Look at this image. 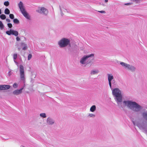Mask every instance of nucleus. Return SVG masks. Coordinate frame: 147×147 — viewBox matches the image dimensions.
I'll return each mask as SVG.
<instances>
[{
    "instance_id": "obj_1",
    "label": "nucleus",
    "mask_w": 147,
    "mask_h": 147,
    "mask_svg": "<svg viewBox=\"0 0 147 147\" xmlns=\"http://www.w3.org/2000/svg\"><path fill=\"white\" fill-rule=\"evenodd\" d=\"M123 104L131 110L136 112L140 111L142 109V107L136 102L130 100H124Z\"/></svg>"
},
{
    "instance_id": "obj_2",
    "label": "nucleus",
    "mask_w": 147,
    "mask_h": 147,
    "mask_svg": "<svg viewBox=\"0 0 147 147\" xmlns=\"http://www.w3.org/2000/svg\"><path fill=\"white\" fill-rule=\"evenodd\" d=\"M112 94L115 97V99L118 105L121 107V104L122 101V96L121 90L118 88L113 89L112 88Z\"/></svg>"
},
{
    "instance_id": "obj_3",
    "label": "nucleus",
    "mask_w": 147,
    "mask_h": 147,
    "mask_svg": "<svg viewBox=\"0 0 147 147\" xmlns=\"http://www.w3.org/2000/svg\"><path fill=\"white\" fill-rule=\"evenodd\" d=\"M94 55L93 54L84 55L81 58L80 62L83 66L86 67L92 62L94 59Z\"/></svg>"
},
{
    "instance_id": "obj_4",
    "label": "nucleus",
    "mask_w": 147,
    "mask_h": 147,
    "mask_svg": "<svg viewBox=\"0 0 147 147\" xmlns=\"http://www.w3.org/2000/svg\"><path fill=\"white\" fill-rule=\"evenodd\" d=\"M133 123L134 125H136L140 129L145 131L147 129V125L143 122H141L140 121H137L135 122L133 121Z\"/></svg>"
},
{
    "instance_id": "obj_5",
    "label": "nucleus",
    "mask_w": 147,
    "mask_h": 147,
    "mask_svg": "<svg viewBox=\"0 0 147 147\" xmlns=\"http://www.w3.org/2000/svg\"><path fill=\"white\" fill-rule=\"evenodd\" d=\"M20 77V80L23 81L24 83H25V74L24 73V69L23 66L20 65L19 66Z\"/></svg>"
},
{
    "instance_id": "obj_6",
    "label": "nucleus",
    "mask_w": 147,
    "mask_h": 147,
    "mask_svg": "<svg viewBox=\"0 0 147 147\" xmlns=\"http://www.w3.org/2000/svg\"><path fill=\"white\" fill-rule=\"evenodd\" d=\"M69 40L66 38L62 39L58 42V44L61 47H63L67 46L69 44Z\"/></svg>"
},
{
    "instance_id": "obj_7",
    "label": "nucleus",
    "mask_w": 147,
    "mask_h": 147,
    "mask_svg": "<svg viewBox=\"0 0 147 147\" xmlns=\"http://www.w3.org/2000/svg\"><path fill=\"white\" fill-rule=\"evenodd\" d=\"M36 12L39 13L43 14L45 15H47L48 13V10L45 8L42 7H39L36 10Z\"/></svg>"
},
{
    "instance_id": "obj_8",
    "label": "nucleus",
    "mask_w": 147,
    "mask_h": 147,
    "mask_svg": "<svg viewBox=\"0 0 147 147\" xmlns=\"http://www.w3.org/2000/svg\"><path fill=\"white\" fill-rule=\"evenodd\" d=\"M108 80L109 82V84L111 89H112L111 82L113 84H114L115 81L113 80L114 79L113 76L111 74H107Z\"/></svg>"
},
{
    "instance_id": "obj_9",
    "label": "nucleus",
    "mask_w": 147,
    "mask_h": 147,
    "mask_svg": "<svg viewBox=\"0 0 147 147\" xmlns=\"http://www.w3.org/2000/svg\"><path fill=\"white\" fill-rule=\"evenodd\" d=\"M60 8L61 11V15L63 16V12L64 11L65 12H69V9H67L66 7L63 6H60Z\"/></svg>"
},
{
    "instance_id": "obj_10",
    "label": "nucleus",
    "mask_w": 147,
    "mask_h": 147,
    "mask_svg": "<svg viewBox=\"0 0 147 147\" xmlns=\"http://www.w3.org/2000/svg\"><path fill=\"white\" fill-rule=\"evenodd\" d=\"M18 6L21 12L26 10L23 3L22 1H20L18 4Z\"/></svg>"
},
{
    "instance_id": "obj_11",
    "label": "nucleus",
    "mask_w": 147,
    "mask_h": 147,
    "mask_svg": "<svg viewBox=\"0 0 147 147\" xmlns=\"http://www.w3.org/2000/svg\"><path fill=\"white\" fill-rule=\"evenodd\" d=\"M10 88V86L8 85H0V90H3L8 89Z\"/></svg>"
},
{
    "instance_id": "obj_12",
    "label": "nucleus",
    "mask_w": 147,
    "mask_h": 147,
    "mask_svg": "<svg viewBox=\"0 0 147 147\" xmlns=\"http://www.w3.org/2000/svg\"><path fill=\"white\" fill-rule=\"evenodd\" d=\"M47 124L50 125H52L54 123L55 121L53 119L49 117L47 119Z\"/></svg>"
},
{
    "instance_id": "obj_13",
    "label": "nucleus",
    "mask_w": 147,
    "mask_h": 147,
    "mask_svg": "<svg viewBox=\"0 0 147 147\" xmlns=\"http://www.w3.org/2000/svg\"><path fill=\"white\" fill-rule=\"evenodd\" d=\"M24 16L27 19L30 20V17L28 13L26 11V10L21 12Z\"/></svg>"
},
{
    "instance_id": "obj_14",
    "label": "nucleus",
    "mask_w": 147,
    "mask_h": 147,
    "mask_svg": "<svg viewBox=\"0 0 147 147\" xmlns=\"http://www.w3.org/2000/svg\"><path fill=\"white\" fill-rule=\"evenodd\" d=\"M24 89V87L21 88L19 90H16L13 92V94L16 95H18L22 92V90Z\"/></svg>"
},
{
    "instance_id": "obj_15",
    "label": "nucleus",
    "mask_w": 147,
    "mask_h": 147,
    "mask_svg": "<svg viewBox=\"0 0 147 147\" xmlns=\"http://www.w3.org/2000/svg\"><path fill=\"white\" fill-rule=\"evenodd\" d=\"M99 71L98 69H94L91 70L90 71V74L91 75H94L98 74Z\"/></svg>"
},
{
    "instance_id": "obj_16",
    "label": "nucleus",
    "mask_w": 147,
    "mask_h": 147,
    "mask_svg": "<svg viewBox=\"0 0 147 147\" xmlns=\"http://www.w3.org/2000/svg\"><path fill=\"white\" fill-rule=\"evenodd\" d=\"M17 57V54L16 53H14L13 55V59L15 63L16 64L18 65V63L16 61V59Z\"/></svg>"
},
{
    "instance_id": "obj_17",
    "label": "nucleus",
    "mask_w": 147,
    "mask_h": 147,
    "mask_svg": "<svg viewBox=\"0 0 147 147\" xmlns=\"http://www.w3.org/2000/svg\"><path fill=\"white\" fill-rule=\"evenodd\" d=\"M120 64L122 66H123L125 68L127 69V67L129 66V65L127 64L126 63L123 62H121L120 63Z\"/></svg>"
},
{
    "instance_id": "obj_18",
    "label": "nucleus",
    "mask_w": 147,
    "mask_h": 147,
    "mask_svg": "<svg viewBox=\"0 0 147 147\" xmlns=\"http://www.w3.org/2000/svg\"><path fill=\"white\" fill-rule=\"evenodd\" d=\"M21 46L23 47V50H25L27 49V45L25 43L22 42L21 43Z\"/></svg>"
},
{
    "instance_id": "obj_19",
    "label": "nucleus",
    "mask_w": 147,
    "mask_h": 147,
    "mask_svg": "<svg viewBox=\"0 0 147 147\" xmlns=\"http://www.w3.org/2000/svg\"><path fill=\"white\" fill-rule=\"evenodd\" d=\"M127 69L133 71L135 70L136 68L134 67L129 65V66L127 67Z\"/></svg>"
},
{
    "instance_id": "obj_20",
    "label": "nucleus",
    "mask_w": 147,
    "mask_h": 147,
    "mask_svg": "<svg viewBox=\"0 0 147 147\" xmlns=\"http://www.w3.org/2000/svg\"><path fill=\"white\" fill-rule=\"evenodd\" d=\"M142 116L144 119L147 120V111L143 112L142 113Z\"/></svg>"
},
{
    "instance_id": "obj_21",
    "label": "nucleus",
    "mask_w": 147,
    "mask_h": 147,
    "mask_svg": "<svg viewBox=\"0 0 147 147\" xmlns=\"http://www.w3.org/2000/svg\"><path fill=\"white\" fill-rule=\"evenodd\" d=\"M96 110V107L95 105L92 106L90 109V111L92 112H94Z\"/></svg>"
},
{
    "instance_id": "obj_22",
    "label": "nucleus",
    "mask_w": 147,
    "mask_h": 147,
    "mask_svg": "<svg viewBox=\"0 0 147 147\" xmlns=\"http://www.w3.org/2000/svg\"><path fill=\"white\" fill-rule=\"evenodd\" d=\"M12 34L13 35L16 36H17L18 34V32L16 31L12 30Z\"/></svg>"
},
{
    "instance_id": "obj_23",
    "label": "nucleus",
    "mask_w": 147,
    "mask_h": 147,
    "mask_svg": "<svg viewBox=\"0 0 147 147\" xmlns=\"http://www.w3.org/2000/svg\"><path fill=\"white\" fill-rule=\"evenodd\" d=\"M131 1L135 3L136 4H139L142 1V0H131Z\"/></svg>"
},
{
    "instance_id": "obj_24",
    "label": "nucleus",
    "mask_w": 147,
    "mask_h": 147,
    "mask_svg": "<svg viewBox=\"0 0 147 147\" xmlns=\"http://www.w3.org/2000/svg\"><path fill=\"white\" fill-rule=\"evenodd\" d=\"M12 30L10 29L9 31H6V33L7 34L9 35H10L12 34Z\"/></svg>"
},
{
    "instance_id": "obj_25",
    "label": "nucleus",
    "mask_w": 147,
    "mask_h": 147,
    "mask_svg": "<svg viewBox=\"0 0 147 147\" xmlns=\"http://www.w3.org/2000/svg\"><path fill=\"white\" fill-rule=\"evenodd\" d=\"M5 13L6 14H9L10 13V11L8 8H6L5 10Z\"/></svg>"
},
{
    "instance_id": "obj_26",
    "label": "nucleus",
    "mask_w": 147,
    "mask_h": 147,
    "mask_svg": "<svg viewBox=\"0 0 147 147\" xmlns=\"http://www.w3.org/2000/svg\"><path fill=\"white\" fill-rule=\"evenodd\" d=\"M4 28V25L2 22L0 21V29L3 30Z\"/></svg>"
},
{
    "instance_id": "obj_27",
    "label": "nucleus",
    "mask_w": 147,
    "mask_h": 147,
    "mask_svg": "<svg viewBox=\"0 0 147 147\" xmlns=\"http://www.w3.org/2000/svg\"><path fill=\"white\" fill-rule=\"evenodd\" d=\"M0 18L2 20H5L6 19V16L4 14H2L0 16Z\"/></svg>"
},
{
    "instance_id": "obj_28",
    "label": "nucleus",
    "mask_w": 147,
    "mask_h": 147,
    "mask_svg": "<svg viewBox=\"0 0 147 147\" xmlns=\"http://www.w3.org/2000/svg\"><path fill=\"white\" fill-rule=\"evenodd\" d=\"M95 117V115L92 113H89L88 115V117Z\"/></svg>"
},
{
    "instance_id": "obj_29",
    "label": "nucleus",
    "mask_w": 147,
    "mask_h": 147,
    "mask_svg": "<svg viewBox=\"0 0 147 147\" xmlns=\"http://www.w3.org/2000/svg\"><path fill=\"white\" fill-rule=\"evenodd\" d=\"M13 21L14 23L15 24H18L19 23V21L17 19H14L13 20Z\"/></svg>"
},
{
    "instance_id": "obj_30",
    "label": "nucleus",
    "mask_w": 147,
    "mask_h": 147,
    "mask_svg": "<svg viewBox=\"0 0 147 147\" xmlns=\"http://www.w3.org/2000/svg\"><path fill=\"white\" fill-rule=\"evenodd\" d=\"M40 117H43L45 118L46 117V114L45 113H42L40 114Z\"/></svg>"
},
{
    "instance_id": "obj_31",
    "label": "nucleus",
    "mask_w": 147,
    "mask_h": 147,
    "mask_svg": "<svg viewBox=\"0 0 147 147\" xmlns=\"http://www.w3.org/2000/svg\"><path fill=\"white\" fill-rule=\"evenodd\" d=\"M18 85L16 83H14L13 85V87L14 88H16L18 87Z\"/></svg>"
},
{
    "instance_id": "obj_32",
    "label": "nucleus",
    "mask_w": 147,
    "mask_h": 147,
    "mask_svg": "<svg viewBox=\"0 0 147 147\" xmlns=\"http://www.w3.org/2000/svg\"><path fill=\"white\" fill-rule=\"evenodd\" d=\"M4 4L6 6H8L9 5V3L8 1H5L4 2Z\"/></svg>"
},
{
    "instance_id": "obj_33",
    "label": "nucleus",
    "mask_w": 147,
    "mask_h": 147,
    "mask_svg": "<svg viewBox=\"0 0 147 147\" xmlns=\"http://www.w3.org/2000/svg\"><path fill=\"white\" fill-rule=\"evenodd\" d=\"M9 16L10 18L11 19H13L14 18V16L12 14H10Z\"/></svg>"
},
{
    "instance_id": "obj_34",
    "label": "nucleus",
    "mask_w": 147,
    "mask_h": 147,
    "mask_svg": "<svg viewBox=\"0 0 147 147\" xmlns=\"http://www.w3.org/2000/svg\"><path fill=\"white\" fill-rule=\"evenodd\" d=\"M32 57V55L31 54H30L28 56V59L30 60Z\"/></svg>"
},
{
    "instance_id": "obj_35",
    "label": "nucleus",
    "mask_w": 147,
    "mask_h": 147,
    "mask_svg": "<svg viewBox=\"0 0 147 147\" xmlns=\"http://www.w3.org/2000/svg\"><path fill=\"white\" fill-rule=\"evenodd\" d=\"M7 26L8 27L10 28H11L12 26V24L11 23L8 24Z\"/></svg>"
},
{
    "instance_id": "obj_36",
    "label": "nucleus",
    "mask_w": 147,
    "mask_h": 147,
    "mask_svg": "<svg viewBox=\"0 0 147 147\" xmlns=\"http://www.w3.org/2000/svg\"><path fill=\"white\" fill-rule=\"evenodd\" d=\"M98 12L102 13H105V11H98Z\"/></svg>"
},
{
    "instance_id": "obj_37",
    "label": "nucleus",
    "mask_w": 147,
    "mask_h": 147,
    "mask_svg": "<svg viewBox=\"0 0 147 147\" xmlns=\"http://www.w3.org/2000/svg\"><path fill=\"white\" fill-rule=\"evenodd\" d=\"M132 4V3H125V5H131Z\"/></svg>"
},
{
    "instance_id": "obj_38",
    "label": "nucleus",
    "mask_w": 147,
    "mask_h": 147,
    "mask_svg": "<svg viewBox=\"0 0 147 147\" xmlns=\"http://www.w3.org/2000/svg\"><path fill=\"white\" fill-rule=\"evenodd\" d=\"M12 73L10 71L8 72V74L9 76H10L12 74Z\"/></svg>"
},
{
    "instance_id": "obj_39",
    "label": "nucleus",
    "mask_w": 147,
    "mask_h": 147,
    "mask_svg": "<svg viewBox=\"0 0 147 147\" xmlns=\"http://www.w3.org/2000/svg\"><path fill=\"white\" fill-rule=\"evenodd\" d=\"M16 40L17 41H19L20 40V38L18 37L17 36L16 38Z\"/></svg>"
},
{
    "instance_id": "obj_40",
    "label": "nucleus",
    "mask_w": 147,
    "mask_h": 147,
    "mask_svg": "<svg viewBox=\"0 0 147 147\" xmlns=\"http://www.w3.org/2000/svg\"><path fill=\"white\" fill-rule=\"evenodd\" d=\"M6 21L8 22H10V19L8 18L6 19Z\"/></svg>"
},
{
    "instance_id": "obj_41",
    "label": "nucleus",
    "mask_w": 147,
    "mask_h": 147,
    "mask_svg": "<svg viewBox=\"0 0 147 147\" xmlns=\"http://www.w3.org/2000/svg\"><path fill=\"white\" fill-rule=\"evenodd\" d=\"M108 0H105V2L106 3L107 2H108Z\"/></svg>"
},
{
    "instance_id": "obj_42",
    "label": "nucleus",
    "mask_w": 147,
    "mask_h": 147,
    "mask_svg": "<svg viewBox=\"0 0 147 147\" xmlns=\"http://www.w3.org/2000/svg\"><path fill=\"white\" fill-rule=\"evenodd\" d=\"M18 50L19 51H20V49H21V48H20V47H18Z\"/></svg>"
},
{
    "instance_id": "obj_43",
    "label": "nucleus",
    "mask_w": 147,
    "mask_h": 147,
    "mask_svg": "<svg viewBox=\"0 0 147 147\" xmlns=\"http://www.w3.org/2000/svg\"><path fill=\"white\" fill-rule=\"evenodd\" d=\"M1 9H0V14H1Z\"/></svg>"
}]
</instances>
